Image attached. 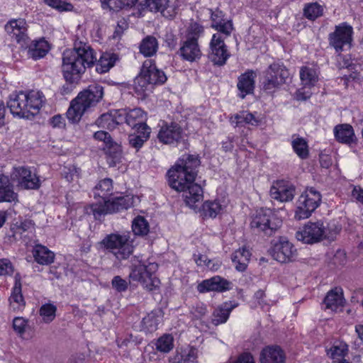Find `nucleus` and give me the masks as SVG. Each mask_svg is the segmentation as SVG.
I'll list each match as a JSON object with an SVG mask.
<instances>
[{
	"mask_svg": "<svg viewBox=\"0 0 363 363\" xmlns=\"http://www.w3.org/2000/svg\"><path fill=\"white\" fill-rule=\"evenodd\" d=\"M199 165L200 160L197 156L186 155L167 172L169 186L177 191L183 192L184 201L191 208H194L203 197L201 186L194 182Z\"/></svg>",
	"mask_w": 363,
	"mask_h": 363,
	"instance_id": "f257e3e1",
	"label": "nucleus"
},
{
	"mask_svg": "<svg viewBox=\"0 0 363 363\" xmlns=\"http://www.w3.org/2000/svg\"><path fill=\"white\" fill-rule=\"evenodd\" d=\"M289 75V71L283 62L272 63L263 72V89L270 94L274 93L286 83Z\"/></svg>",
	"mask_w": 363,
	"mask_h": 363,
	"instance_id": "6e6552de",
	"label": "nucleus"
},
{
	"mask_svg": "<svg viewBox=\"0 0 363 363\" xmlns=\"http://www.w3.org/2000/svg\"><path fill=\"white\" fill-rule=\"evenodd\" d=\"M133 239L130 233H112L106 235L99 243L100 247L106 250H121L133 247Z\"/></svg>",
	"mask_w": 363,
	"mask_h": 363,
	"instance_id": "a211bd4d",
	"label": "nucleus"
},
{
	"mask_svg": "<svg viewBox=\"0 0 363 363\" xmlns=\"http://www.w3.org/2000/svg\"><path fill=\"white\" fill-rule=\"evenodd\" d=\"M230 283L226 279L216 276L208 279H205L198 285V291L201 293L207 291H223L229 289Z\"/></svg>",
	"mask_w": 363,
	"mask_h": 363,
	"instance_id": "4be33fe9",
	"label": "nucleus"
},
{
	"mask_svg": "<svg viewBox=\"0 0 363 363\" xmlns=\"http://www.w3.org/2000/svg\"><path fill=\"white\" fill-rule=\"evenodd\" d=\"M123 119L124 115L121 114V111H115L114 113L102 114L96 123L99 127L113 130L116 125L123 123Z\"/></svg>",
	"mask_w": 363,
	"mask_h": 363,
	"instance_id": "c85d7f7f",
	"label": "nucleus"
},
{
	"mask_svg": "<svg viewBox=\"0 0 363 363\" xmlns=\"http://www.w3.org/2000/svg\"><path fill=\"white\" fill-rule=\"evenodd\" d=\"M33 257L40 264L48 265L53 262L55 255L53 251H33Z\"/></svg>",
	"mask_w": 363,
	"mask_h": 363,
	"instance_id": "603ef678",
	"label": "nucleus"
},
{
	"mask_svg": "<svg viewBox=\"0 0 363 363\" xmlns=\"http://www.w3.org/2000/svg\"><path fill=\"white\" fill-rule=\"evenodd\" d=\"M297 251H268L269 255L280 263H286L296 259Z\"/></svg>",
	"mask_w": 363,
	"mask_h": 363,
	"instance_id": "de8ad7c7",
	"label": "nucleus"
},
{
	"mask_svg": "<svg viewBox=\"0 0 363 363\" xmlns=\"http://www.w3.org/2000/svg\"><path fill=\"white\" fill-rule=\"evenodd\" d=\"M203 33V26L196 22H191L186 29V39H195L198 42V39Z\"/></svg>",
	"mask_w": 363,
	"mask_h": 363,
	"instance_id": "864d4df0",
	"label": "nucleus"
},
{
	"mask_svg": "<svg viewBox=\"0 0 363 363\" xmlns=\"http://www.w3.org/2000/svg\"><path fill=\"white\" fill-rule=\"evenodd\" d=\"M57 307L52 303L43 304L39 311L40 315L45 323L52 322L56 315Z\"/></svg>",
	"mask_w": 363,
	"mask_h": 363,
	"instance_id": "8fccbe9b",
	"label": "nucleus"
},
{
	"mask_svg": "<svg viewBox=\"0 0 363 363\" xmlns=\"http://www.w3.org/2000/svg\"><path fill=\"white\" fill-rule=\"evenodd\" d=\"M295 192V186L289 182L277 180L271 186L270 196L280 202H289L294 198Z\"/></svg>",
	"mask_w": 363,
	"mask_h": 363,
	"instance_id": "f3484780",
	"label": "nucleus"
},
{
	"mask_svg": "<svg viewBox=\"0 0 363 363\" xmlns=\"http://www.w3.org/2000/svg\"><path fill=\"white\" fill-rule=\"evenodd\" d=\"M34 223L30 220H24L20 223L13 224L11 227L13 236L17 239L18 237L21 238L25 232L33 233L34 230Z\"/></svg>",
	"mask_w": 363,
	"mask_h": 363,
	"instance_id": "79ce46f5",
	"label": "nucleus"
},
{
	"mask_svg": "<svg viewBox=\"0 0 363 363\" xmlns=\"http://www.w3.org/2000/svg\"><path fill=\"white\" fill-rule=\"evenodd\" d=\"M50 49V44L44 38L33 41L28 46V55L37 60L44 57Z\"/></svg>",
	"mask_w": 363,
	"mask_h": 363,
	"instance_id": "c756f323",
	"label": "nucleus"
},
{
	"mask_svg": "<svg viewBox=\"0 0 363 363\" xmlns=\"http://www.w3.org/2000/svg\"><path fill=\"white\" fill-rule=\"evenodd\" d=\"M44 101L42 92L32 90L12 94L7 104L13 116L30 118L39 113Z\"/></svg>",
	"mask_w": 363,
	"mask_h": 363,
	"instance_id": "20e7f679",
	"label": "nucleus"
},
{
	"mask_svg": "<svg viewBox=\"0 0 363 363\" xmlns=\"http://www.w3.org/2000/svg\"><path fill=\"white\" fill-rule=\"evenodd\" d=\"M324 303L326 308L337 311L342 308L345 303L343 291L341 288L335 287L329 291L324 298Z\"/></svg>",
	"mask_w": 363,
	"mask_h": 363,
	"instance_id": "cd10ccee",
	"label": "nucleus"
},
{
	"mask_svg": "<svg viewBox=\"0 0 363 363\" xmlns=\"http://www.w3.org/2000/svg\"><path fill=\"white\" fill-rule=\"evenodd\" d=\"M341 230V226L335 221L328 223L327 228H324V238L333 241L336 239L337 235Z\"/></svg>",
	"mask_w": 363,
	"mask_h": 363,
	"instance_id": "5fc2aeb1",
	"label": "nucleus"
},
{
	"mask_svg": "<svg viewBox=\"0 0 363 363\" xmlns=\"http://www.w3.org/2000/svg\"><path fill=\"white\" fill-rule=\"evenodd\" d=\"M62 174L67 181L72 182L79 177V169L74 166L65 167Z\"/></svg>",
	"mask_w": 363,
	"mask_h": 363,
	"instance_id": "680f3d73",
	"label": "nucleus"
},
{
	"mask_svg": "<svg viewBox=\"0 0 363 363\" xmlns=\"http://www.w3.org/2000/svg\"><path fill=\"white\" fill-rule=\"evenodd\" d=\"M158 49V42L157 39L151 35L145 38L140 45V52L145 57H151L154 55Z\"/></svg>",
	"mask_w": 363,
	"mask_h": 363,
	"instance_id": "58836bf2",
	"label": "nucleus"
},
{
	"mask_svg": "<svg viewBox=\"0 0 363 363\" xmlns=\"http://www.w3.org/2000/svg\"><path fill=\"white\" fill-rule=\"evenodd\" d=\"M209 57L217 65L225 64L230 52L220 33H214L209 44Z\"/></svg>",
	"mask_w": 363,
	"mask_h": 363,
	"instance_id": "ddd939ff",
	"label": "nucleus"
},
{
	"mask_svg": "<svg viewBox=\"0 0 363 363\" xmlns=\"http://www.w3.org/2000/svg\"><path fill=\"white\" fill-rule=\"evenodd\" d=\"M106 155V160L109 166L114 167L119 163L121 160V147L117 143L113 142L106 147H104Z\"/></svg>",
	"mask_w": 363,
	"mask_h": 363,
	"instance_id": "c9c22d12",
	"label": "nucleus"
},
{
	"mask_svg": "<svg viewBox=\"0 0 363 363\" xmlns=\"http://www.w3.org/2000/svg\"><path fill=\"white\" fill-rule=\"evenodd\" d=\"M235 307V305L228 302L220 305L214 309L212 313L211 323L214 325H218L225 323L228 320L232 310Z\"/></svg>",
	"mask_w": 363,
	"mask_h": 363,
	"instance_id": "7c9ffc66",
	"label": "nucleus"
},
{
	"mask_svg": "<svg viewBox=\"0 0 363 363\" xmlns=\"http://www.w3.org/2000/svg\"><path fill=\"white\" fill-rule=\"evenodd\" d=\"M18 201V194L8 176L0 174V203Z\"/></svg>",
	"mask_w": 363,
	"mask_h": 363,
	"instance_id": "bb28decb",
	"label": "nucleus"
},
{
	"mask_svg": "<svg viewBox=\"0 0 363 363\" xmlns=\"http://www.w3.org/2000/svg\"><path fill=\"white\" fill-rule=\"evenodd\" d=\"M161 320V311H153L144 317L141 322V330L145 333H152L157 329Z\"/></svg>",
	"mask_w": 363,
	"mask_h": 363,
	"instance_id": "473e14b6",
	"label": "nucleus"
},
{
	"mask_svg": "<svg viewBox=\"0 0 363 363\" xmlns=\"http://www.w3.org/2000/svg\"><path fill=\"white\" fill-rule=\"evenodd\" d=\"M167 81L164 72L157 69L155 61L146 60L142 66L140 74L134 80V89L139 96H147L156 85L163 84Z\"/></svg>",
	"mask_w": 363,
	"mask_h": 363,
	"instance_id": "423d86ee",
	"label": "nucleus"
},
{
	"mask_svg": "<svg viewBox=\"0 0 363 363\" xmlns=\"http://www.w3.org/2000/svg\"><path fill=\"white\" fill-rule=\"evenodd\" d=\"M291 145L294 151L300 158L306 159L308 157V146L304 138L293 136Z\"/></svg>",
	"mask_w": 363,
	"mask_h": 363,
	"instance_id": "37998d69",
	"label": "nucleus"
},
{
	"mask_svg": "<svg viewBox=\"0 0 363 363\" xmlns=\"http://www.w3.org/2000/svg\"><path fill=\"white\" fill-rule=\"evenodd\" d=\"M156 350L160 352L168 353L174 347V338L171 335L165 334L159 337L155 343Z\"/></svg>",
	"mask_w": 363,
	"mask_h": 363,
	"instance_id": "a18cd8bd",
	"label": "nucleus"
},
{
	"mask_svg": "<svg viewBox=\"0 0 363 363\" xmlns=\"http://www.w3.org/2000/svg\"><path fill=\"white\" fill-rule=\"evenodd\" d=\"M353 28L351 26L342 23L335 26V30L329 34V45L337 52H340L351 46Z\"/></svg>",
	"mask_w": 363,
	"mask_h": 363,
	"instance_id": "9b49d317",
	"label": "nucleus"
},
{
	"mask_svg": "<svg viewBox=\"0 0 363 363\" xmlns=\"http://www.w3.org/2000/svg\"><path fill=\"white\" fill-rule=\"evenodd\" d=\"M5 30L11 39L21 46L28 45V25L25 19L18 18L9 21L5 26Z\"/></svg>",
	"mask_w": 363,
	"mask_h": 363,
	"instance_id": "4468645a",
	"label": "nucleus"
},
{
	"mask_svg": "<svg viewBox=\"0 0 363 363\" xmlns=\"http://www.w3.org/2000/svg\"><path fill=\"white\" fill-rule=\"evenodd\" d=\"M13 267L9 259H0V276L11 274L13 272Z\"/></svg>",
	"mask_w": 363,
	"mask_h": 363,
	"instance_id": "0e129e2a",
	"label": "nucleus"
},
{
	"mask_svg": "<svg viewBox=\"0 0 363 363\" xmlns=\"http://www.w3.org/2000/svg\"><path fill=\"white\" fill-rule=\"evenodd\" d=\"M261 363H285L286 354L279 346H267L260 352Z\"/></svg>",
	"mask_w": 363,
	"mask_h": 363,
	"instance_id": "412c9836",
	"label": "nucleus"
},
{
	"mask_svg": "<svg viewBox=\"0 0 363 363\" xmlns=\"http://www.w3.org/2000/svg\"><path fill=\"white\" fill-rule=\"evenodd\" d=\"M321 199L320 193L315 188L306 189L297 201L295 218L303 220L310 217L312 213L320 206Z\"/></svg>",
	"mask_w": 363,
	"mask_h": 363,
	"instance_id": "9d476101",
	"label": "nucleus"
},
{
	"mask_svg": "<svg viewBox=\"0 0 363 363\" xmlns=\"http://www.w3.org/2000/svg\"><path fill=\"white\" fill-rule=\"evenodd\" d=\"M323 234L324 226L322 223H310L306 225L301 230L298 231L296 237L298 240L304 243L312 244L324 238Z\"/></svg>",
	"mask_w": 363,
	"mask_h": 363,
	"instance_id": "dca6fc26",
	"label": "nucleus"
},
{
	"mask_svg": "<svg viewBox=\"0 0 363 363\" xmlns=\"http://www.w3.org/2000/svg\"><path fill=\"white\" fill-rule=\"evenodd\" d=\"M10 308L13 311H22L25 307V301L22 294L21 277L19 274L15 275V284L9 297Z\"/></svg>",
	"mask_w": 363,
	"mask_h": 363,
	"instance_id": "5701e85b",
	"label": "nucleus"
},
{
	"mask_svg": "<svg viewBox=\"0 0 363 363\" xmlns=\"http://www.w3.org/2000/svg\"><path fill=\"white\" fill-rule=\"evenodd\" d=\"M194 260L198 266L206 267L211 270H217L220 266L219 262L214 263L206 255H194Z\"/></svg>",
	"mask_w": 363,
	"mask_h": 363,
	"instance_id": "6e6d98bb",
	"label": "nucleus"
},
{
	"mask_svg": "<svg viewBox=\"0 0 363 363\" xmlns=\"http://www.w3.org/2000/svg\"><path fill=\"white\" fill-rule=\"evenodd\" d=\"M28 326V320L23 317H16L13 320V328L18 334L22 335L25 333Z\"/></svg>",
	"mask_w": 363,
	"mask_h": 363,
	"instance_id": "052dcab7",
	"label": "nucleus"
},
{
	"mask_svg": "<svg viewBox=\"0 0 363 363\" xmlns=\"http://www.w3.org/2000/svg\"><path fill=\"white\" fill-rule=\"evenodd\" d=\"M116 60V55L113 53H103L96 63V72L100 74L107 72L111 67L114 66Z\"/></svg>",
	"mask_w": 363,
	"mask_h": 363,
	"instance_id": "e433bc0d",
	"label": "nucleus"
},
{
	"mask_svg": "<svg viewBox=\"0 0 363 363\" xmlns=\"http://www.w3.org/2000/svg\"><path fill=\"white\" fill-rule=\"evenodd\" d=\"M230 122L236 126L244 125L258 126L262 123V118L257 113L243 111L232 116Z\"/></svg>",
	"mask_w": 363,
	"mask_h": 363,
	"instance_id": "a878e982",
	"label": "nucleus"
},
{
	"mask_svg": "<svg viewBox=\"0 0 363 363\" xmlns=\"http://www.w3.org/2000/svg\"><path fill=\"white\" fill-rule=\"evenodd\" d=\"M136 265L132 269L129 274L130 279L139 282L146 290L152 291L159 288L160 279L155 275L158 269L156 262H148L139 254L134 257Z\"/></svg>",
	"mask_w": 363,
	"mask_h": 363,
	"instance_id": "0eeeda50",
	"label": "nucleus"
},
{
	"mask_svg": "<svg viewBox=\"0 0 363 363\" xmlns=\"http://www.w3.org/2000/svg\"><path fill=\"white\" fill-rule=\"evenodd\" d=\"M211 11V25H216L219 23H221L225 21L223 18L224 13L223 11L216 9V11Z\"/></svg>",
	"mask_w": 363,
	"mask_h": 363,
	"instance_id": "69168bd1",
	"label": "nucleus"
},
{
	"mask_svg": "<svg viewBox=\"0 0 363 363\" xmlns=\"http://www.w3.org/2000/svg\"><path fill=\"white\" fill-rule=\"evenodd\" d=\"M352 197L363 204V189L359 186H354L352 191Z\"/></svg>",
	"mask_w": 363,
	"mask_h": 363,
	"instance_id": "774afa93",
	"label": "nucleus"
},
{
	"mask_svg": "<svg viewBox=\"0 0 363 363\" xmlns=\"http://www.w3.org/2000/svg\"><path fill=\"white\" fill-rule=\"evenodd\" d=\"M97 60L96 52L84 43H76L72 50L63 53L62 70L66 82L74 83L84 73L86 67H91Z\"/></svg>",
	"mask_w": 363,
	"mask_h": 363,
	"instance_id": "f03ea898",
	"label": "nucleus"
},
{
	"mask_svg": "<svg viewBox=\"0 0 363 363\" xmlns=\"http://www.w3.org/2000/svg\"><path fill=\"white\" fill-rule=\"evenodd\" d=\"M274 250H291L293 247L286 237H279L272 240Z\"/></svg>",
	"mask_w": 363,
	"mask_h": 363,
	"instance_id": "bf43d9fd",
	"label": "nucleus"
},
{
	"mask_svg": "<svg viewBox=\"0 0 363 363\" xmlns=\"http://www.w3.org/2000/svg\"><path fill=\"white\" fill-rule=\"evenodd\" d=\"M223 210V205L217 200L206 201L202 206V211L205 217L216 218Z\"/></svg>",
	"mask_w": 363,
	"mask_h": 363,
	"instance_id": "a19ab883",
	"label": "nucleus"
},
{
	"mask_svg": "<svg viewBox=\"0 0 363 363\" xmlns=\"http://www.w3.org/2000/svg\"><path fill=\"white\" fill-rule=\"evenodd\" d=\"M326 256L334 265H345L347 262L346 251H328Z\"/></svg>",
	"mask_w": 363,
	"mask_h": 363,
	"instance_id": "3c124183",
	"label": "nucleus"
},
{
	"mask_svg": "<svg viewBox=\"0 0 363 363\" xmlns=\"http://www.w3.org/2000/svg\"><path fill=\"white\" fill-rule=\"evenodd\" d=\"M169 4V0H144L139 4L141 9H146L149 11L161 13L164 16V11L167 9Z\"/></svg>",
	"mask_w": 363,
	"mask_h": 363,
	"instance_id": "f704fd0d",
	"label": "nucleus"
},
{
	"mask_svg": "<svg viewBox=\"0 0 363 363\" xmlns=\"http://www.w3.org/2000/svg\"><path fill=\"white\" fill-rule=\"evenodd\" d=\"M182 127L175 122H163L157 134L160 142L167 145H176L183 138Z\"/></svg>",
	"mask_w": 363,
	"mask_h": 363,
	"instance_id": "2eb2a0df",
	"label": "nucleus"
},
{
	"mask_svg": "<svg viewBox=\"0 0 363 363\" xmlns=\"http://www.w3.org/2000/svg\"><path fill=\"white\" fill-rule=\"evenodd\" d=\"M211 28L216 30L218 31L217 33H220L223 37V35L228 37L233 30V25L230 20H225L216 25H211Z\"/></svg>",
	"mask_w": 363,
	"mask_h": 363,
	"instance_id": "13d9d810",
	"label": "nucleus"
},
{
	"mask_svg": "<svg viewBox=\"0 0 363 363\" xmlns=\"http://www.w3.org/2000/svg\"><path fill=\"white\" fill-rule=\"evenodd\" d=\"M197 359V350L192 347H181L169 359V363H194Z\"/></svg>",
	"mask_w": 363,
	"mask_h": 363,
	"instance_id": "393cba45",
	"label": "nucleus"
},
{
	"mask_svg": "<svg viewBox=\"0 0 363 363\" xmlns=\"http://www.w3.org/2000/svg\"><path fill=\"white\" fill-rule=\"evenodd\" d=\"M299 74L301 83L305 87L314 86L318 81V72L314 67H302Z\"/></svg>",
	"mask_w": 363,
	"mask_h": 363,
	"instance_id": "72a5a7b5",
	"label": "nucleus"
},
{
	"mask_svg": "<svg viewBox=\"0 0 363 363\" xmlns=\"http://www.w3.org/2000/svg\"><path fill=\"white\" fill-rule=\"evenodd\" d=\"M11 179L18 186L26 189H37L40 186L39 177L31 169L26 167H13Z\"/></svg>",
	"mask_w": 363,
	"mask_h": 363,
	"instance_id": "f8f14e48",
	"label": "nucleus"
},
{
	"mask_svg": "<svg viewBox=\"0 0 363 363\" xmlns=\"http://www.w3.org/2000/svg\"><path fill=\"white\" fill-rule=\"evenodd\" d=\"M323 6L317 2L306 4L303 9V13L306 18L312 21L321 16L323 14Z\"/></svg>",
	"mask_w": 363,
	"mask_h": 363,
	"instance_id": "c03bdc74",
	"label": "nucleus"
},
{
	"mask_svg": "<svg viewBox=\"0 0 363 363\" xmlns=\"http://www.w3.org/2000/svg\"><path fill=\"white\" fill-rule=\"evenodd\" d=\"M255 77L256 74L252 70H248L239 77L237 87L239 90L238 96L240 98L244 99L253 92Z\"/></svg>",
	"mask_w": 363,
	"mask_h": 363,
	"instance_id": "b1692460",
	"label": "nucleus"
},
{
	"mask_svg": "<svg viewBox=\"0 0 363 363\" xmlns=\"http://www.w3.org/2000/svg\"><path fill=\"white\" fill-rule=\"evenodd\" d=\"M111 284L113 288L118 292L126 291L128 286V283L120 276L114 277L112 279Z\"/></svg>",
	"mask_w": 363,
	"mask_h": 363,
	"instance_id": "e2e57ef3",
	"label": "nucleus"
},
{
	"mask_svg": "<svg viewBox=\"0 0 363 363\" xmlns=\"http://www.w3.org/2000/svg\"><path fill=\"white\" fill-rule=\"evenodd\" d=\"M348 346L342 342H335L330 350H327L328 356L334 362H340L347 354Z\"/></svg>",
	"mask_w": 363,
	"mask_h": 363,
	"instance_id": "4c0bfd02",
	"label": "nucleus"
},
{
	"mask_svg": "<svg viewBox=\"0 0 363 363\" xmlns=\"http://www.w3.org/2000/svg\"><path fill=\"white\" fill-rule=\"evenodd\" d=\"M251 257L250 251H235L232 255V261L235 269L239 272H244Z\"/></svg>",
	"mask_w": 363,
	"mask_h": 363,
	"instance_id": "ea45409f",
	"label": "nucleus"
},
{
	"mask_svg": "<svg viewBox=\"0 0 363 363\" xmlns=\"http://www.w3.org/2000/svg\"><path fill=\"white\" fill-rule=\"evenodd\" d=\"M112 191L113 184L110 179L100 181L93 189L94 198L99 199L97 202L91 205V211L96 218L127 209L133 205L134 197L129 195L117 197L110 201L108 198L112 194Z\"/></svg>",
	"mask_w": 363,
	"mask_h": 363,
	"instance_id": "7ed1b4c3",
	"label": "nucleus"
},
{
	"mask_svg": "<svg viewBox=\"0 0 363 363\" xmlns=\"http://www.w3.org/2000/svg\"><path fill=\"white\" fill-rule=\"evenodd\" d=\"M234 363H255L252 355L249 352L240 354Z\"/></svg>",
	"mask_w": 363,
	"mask_h": 363,
	"instance_id": "338daca9",
	"label": "nucleus"
},
{
	"mask_svg": "<svg viewBox=\"0 0 363 363\" xmlns=\"http://www.w3.org/2000/svg\"><path fill=\"white\" fill-rule=\"evenodd\" d=\"M121 114L124 115L123 121L132 128L136 130L150 128L145 123L146 113L141 108H133L128 112L121 111Z\"/></svg>",
	"mask_w": 363,
	"mask_h": 363,
	"instance_id": "aec40b11",
	"label": "nucleus"
},
{
	"mask_svg": "<svg viewBox=\"0 0 363 363\" xmlns=\"http://www.w3.org/2000/svg\"><path fill=\"white\" fill-rule=\"evenodd\" d=\"M334 133L337 140L342 143L350 144L355 140L353 128L349 124L337 125L334 129Z\"/></svg>",
	"mask_w": 363,
	"mask_h": 363,
	"instance_id": "2f4dec72",
	"label": "nucleus"
},
{
	"mask_svg": "<svg viewBox=\"0 0 363 363\" xmlns=\"http://www.w3.org/2000/svg\"><path fill=\"white\" fill-rule=\"evenodd\" d=\"M180 57L189 62H198L202 56V52L196 40L192 39L184 40L178 51Z\"/></svg>",
	"mask_w": 363,
	"mask_h": 363,
	"instance_id": "6ab92c4d",
	"label": "nucleus"
},
{
	"mask_svg": "<svg viewBox=\"0 0 363 363\" xmlns=\"http://www.w3.org/2000/svg\"><path fill=\"white\" fill-rule=\"evenodd\" d=\"M104 92L100 85L91 84L79 92L71 101L67 111V118L72 123H78L82 115L90 108L96 106L102 99Z\"/></svg>",
	"mask_w": 363,
	"mask_h": 363,
	"instance_id": "39448f33",
	"label": "nucleus"
},
{
	"mask_svg": "<svg viewBox=\"0 0 363 363\" xmlns=\"http://www.w3.org/2000/svg\"><path fill=\"white\" fill-rule=\"evenodd\" d=\"M139 135H133L129 137L130 144L137 149L141 147L144 142L149 138L150 129L146 128L145 130H136Z\"/></svg>",
	"mask_w": 363,
	"mask_h": 363,
	"instance_id": "09e8293b",
	"label": "nucleus"
},
{
	"mask_svg": "<svg viewBox=\"0 0 363 363\" xmlns=\"http://www.w3.org/2000/svg\"><path fill=\"white\" fill-rule=\"evenodd\" d=\"M282 220L270 208L257 210L252 218L250 225L252 229L264 235H273L281 225Z\"/></svg>",
	"mask_w": 363,
	"mask_h": 363,
	"instance_id": "1a4fd4ad",
	"label": "nucleus"
},
{
	"mask_svg": "<svg viewBox=\"0 0 363 363\" xmlns=\"http://www.w3.org/2000/svg\"><path fill=\"white\" fill-rule=\"evenodd\" d=\"M132 229L135 235L144 236L149 232V224L144 217L138 216L132 221Z\"/></svg>",
	"mask_w": 363,
	"mask_h": 363,
	"instance_id": "49530a36",
	"label": "nucleus"
},
{
	"mask_svg": "<svg viewBox=\"0 0 363 363\" xmlns=\"http://www.w3.org/2000/svg\"><path fill=\"white\" fill-rule=\"evenodd\" d=\"M49 6L59 11H71L74 6L72 4L62 0H43Z\"/></svg>",
	"mask_w": 363,
	"mask_h": 363,
	"instance_id": "4d7b16f0",
	"label": "nucleus"
}]
</instances>
